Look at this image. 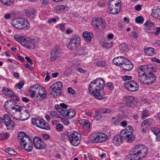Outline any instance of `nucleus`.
<instances>
[{
    "label": "nucleus",
    "mask_w": 160,
    "mask_h": 160,
    "mask_svg": "<svg viewBox=\"0 0 160 160\" xmlns=\"http://www.w3.org/2000/svg\"><path fill=\"white\" fill-rule=\"evenodd\" d=\"M108 3V6H113L114 5L115 7L121 8L120 0H109Z\"/></svg>",
    "instance_id": "7c9ffc66"
},
{
    "label": "nucleus",
    "mask_w": 160,
    "mask_h": 160,
    "mask_svg": "<svg viewBox=\"0 0 160 160\" xmlns=\"http://www.w3.org/2000/svg\"><path fill=\"white\" fill-rule=\"evenodd\" d=\"M133 129L131 126L129 125L124 130H121L120 134L122 135H125L126 134H133Z\"/></svg>",
    "instance_id": "4be33fe9"
},
{
    "label": "nucleus",
    "mask_w": 160,
    "mask_h": 160,
    "mask_svg": "<svg viewBox=\"0 0 160 160\" xmlns=\"http://www.w3.org/2000/svg\"><path fill=\"white\" fill-rule=\"evenodd\" d=\"M18 138L22 146L26 144L31 140L30 137L23 132H19L18 135Z\"/></svg>",
    "instance_id": "9b49d317"
},
{
    "label": "nucleus",
    "mask_w": 160,
    "mask_h": 160,
    "mask_svg": "<svg viewBox=\"0 0 160 160\" xmlns=\"http://www.w3.org/2000/svg\"><path fill=\"white\" fill-rule=\"evenodd\" d=\"M63 129V126L61 124L59 123L56 127V129L58 131H61Z\"/></svg>",
    "instance_id": "680f3d73"
},
{
    "label": "nucleus",
    "mask_w": 160,
    "mask_h": 160,
    "mask_svg": "<svg viewBox=\"0 0 160 160\" xmlns=\"http://www.w3.org/2000/svg\"><path fill=\"white\" fill-rule=\"evenodd\" d=\"M11 101L8 100L5 102L4 106L5 109L9 112L13 118L17 120L20 119L22 121L29 118L30 114L28 110L26 109H23L22 107L18 105L11 106Z\"/></svg>",
    "instance_id": "f257e3e1"
},
{
    "label": "nucleus",
    "mask_w": 160,
    "mask_h": 160,
    "mask_svg": "<svg viewBox=\"0 0 160 160\" xmlns=\"http://www.w3.org/2000/svg\"><path fill=\"white\" fill-rule=\"evenodd\" d=\"M12 24L13 27L19 29H23L28 27L30 24L27 20L21 18L13 19Z\"/></svg>",
    "instance_id": "423d86ee"
},
{
    "label": "nucleus",
    "mask_w": 160,
    "mask_h": 160,
    "mask_svg": "<svg viewBox=\"0 0 160 160\" xmlns=\"http://www.w3.org/2000/svg\"><path fill=\"white\" fill-rule=\"evenodd\" d=\"M58 27L61 31H62L65 29V24L64 23L59 24L58 25Z\"/></svg>",
    "instance_id": "69168bd1"
},
{
    "label": "nucleus",
    "mask_w": 160,
    "mask_h": 160,
    "mask_svg": "<svg viewBox=\"0 0 160 160\" xmlns=\"http://www.w3.org/2000/svg\"><path fill=\"white\" fill-rule=\"evenodd\" d=\"M149 116V111L147 109L143 110L142 112V116L141 118L144 119Z\"/></svg>",
    "instance_id": "a18cd8bd"
},
{
    "label": "nucleus",
    "mask_w": 160,
    "mask_h": 160,
    "mask_svg": "<svg viewBox=\"0 0 160 160\" xmlns=\"http://www.w3.org/2000/svg\"><path fill=\"white\" fill-rule=\"evenodd\" d=\"M80 43V39L78 35H75L70 39L69 42L67 45L68 48L72 50L76 48Z\"/></svg>",
    "instance_id": "0eeeda50"
},
{
    "label": "nucleus",
    "mask_w": 160,
    "mask_h": 160,
    "mask_svg": "<svg viewBox=\"0 0 160 160\" xmlns=\"http://www.w3.org/2000/svg\"><path fill=\"white\" fill-rule=\"evenodd\" d=\"M106 3V0H99L98 5L100 7L103 8L105 6Z\"/></svg>",
    "instance_id": "8fccbe9b"
},
{
    "label": "nucleus",
    "mask_w": 160,
    "mask_h": 160,
    "mask_svg": "<svg viewBox=\"0 0 160 160\" xmlns=\"http://www.w3.org/2000/svg\"><path fill=\"white\" fill-rule=\"evenodd\" d=\"M99 143H101L105 142L108 138V136L106 134L98 132Z\"/></svg>",
    "instance_id": "c85d7f7f"
},
{
    "label": "nucleus",
    "mask_w": 160,
    "mask_h": 160,
    "mask_svg": "<svg viewBox=\"0 0 160 160\" xmlns=\"http://www.w3.org/2000/svg\"><path fill=\"white\" fill-rule=\"evenodd\" d=\"M81 134L77 132H74L69 136V141L71 144L74 146H78L80 142Z\"/></svg>",
    "instance_id": "1a4fd4ad"
},
{
    "label": "nucleus",
    "mask_w": 160,
    "mask_h": 160,
    "mask_svg": "<svg viewBox=\"0 0 160 160\" xmlns=\"http://www.w3.org/2000/svg\"><path fill=\"white\" fill-rule=\"evenodd\" d=\"M160 33V27H158L156 28V29H154V32L153 34H154L155 36H158Z\"/></svg>",
    "instance_id": "bf43d9fd"
},
{
    "label": "nucleus",
    "mask_w": 160,
    "mask_h": 160,
    "mask_svg": "<svg viewBox=\"0 0 160 160\" xmlns=\"http://www.w3.org/2000/svg\"><path fill=\"white\" fill-rule=\"evenodd\" d=\"M2 3L8 6H9L13 3L14 0H0Z\"/></svg>",
    "instance_id": "79ce46f5"
},
{
    "label": "nucleus",
    "mask_w": 160,
    "mask_h": 160,
    "mask_svg": "<svg viewBox=\"0 0 160 160\" xmlns=\"http://www.w3.org/2000/svg\"><path fill=\"white\" fill-rule=\"evenodd\" d=\"M144 18L142 16H139L135 19V21L137 23L142 24L144 22Z\"/></svg>",
    "instance_id": "09e8293b"
},
{
    "label": "nucleus",
    "mask_w": 160,
    "mask_h": 160,
    "mask_svg": "<svg viewBox=\"0 0 160 160\" xmlns=\"http://www.w3.org/2000/svg\"><path fill=\"white\" fill-rule=\"evenodd\" d=\"M9 89L8 88L4 87L2 90L3 93L5 96L8 95V92H9Z\"/></svg>",
    "instance_id": "4d7b16f0"
},
{
    "label": "nucleus",
    "mask_w": 160,
    "mask_h": 160,
    "mask_svg": "<svg viewBox=\"0 0 160 160\" xmlns=\"http://www.w3.org/2000/svg\"><path fill=\"white\" fill-rule=\"evenodd\" d=\"M147 82L148 83V84L150 83L151 84L155 81L156 77L154 75L151 74L149 76H147Z\"/></svg>",
    "instance_id": "58836bf2"
},
{
    "label": "nucleus",
    "mask_w": 160,
    "mask_h": 160,
    "mask_svg": "<svg viewBox=\"0 0 160 160\" xmlns=\"http://www.w3.org/2000/svg\"><path fill=\"white\" fill-rule=\"evenodd\" d=\"M50 114L53 118H58V117L57 112L54 111H50Z\"/></svg>",
    "instance_id": "13d9d810"
},
{
    "label": "nucleus",
    "mask_w": 160,
    "mask_h": 160,
    "mask_svg": "<svg viewBox=\"0 0 160 160\" xmlns=\"http://www.w3.org/2000/svg\"><path fill=\"white\" fill-rule=\"evenodd\" d=\"M98 133V132H94L89 136V140L91 142L94 143H99Z\"/></svg>",
    "instance_id": "5701e85b"
},
{
    "label": "nucleus",
    "mask_w": 160,
    "mask_h": 160,
    "mask_svg": "<svg viewBox=\"0 0 160 160\" xmlns=\"http://www.w3.org/2000/svg\"><path fill=\"white\" fill-rule=\"evenodd\" d=\"M113 45V42H107L106 41L102 42L101 45L105 48H110L112 47Z\"/></svg>",
    "instance_id": "c9c22d12"
},
{
    "label": "nucleus",
    "mask_w": 160,
    "mask_h": 160,
    "mask_svg": "<svg viewBox=\"0 0 160 160\" xmlns=\"http://www.w3.org/2000/svg\"><path fill=\"white\" fill-rule=\"evenodd\" d=\"M151 131L155 135L160 132V130L158 128L155 127L152 128Z\"/></svg>",
    "instance_id": "5fc2aeb1"
},
{
    "label": "nucleus",
    "mask_w": 160,
    "mask_h": 160,
    "mask_svg": "<svg viewBox=\"0 0 160 160\" xmlns=\"http://www.w3.org/2000/svg\"><path fill=\"white\" fill-rule=\"evenodd\" d=\"M120 50L122 52H127L128 50V47L126 43L121 44L120 46Z\"/></svg>",
    "instance_id": "a19ab883"
},
{
    "label": "nucleus",
    "mask_w": 160,
    "mask_h": 160,
    "mask_svg": "<svg viewBox=\"0 0 160 160\" xmlns=\"http://www.w3.org/2000/svg\"><path fill=\"white\" fill-rule=\"evenodd\" d=\"M83 36L87 42H89L91 40L93 34L91 32L84 31L83 33Z\"/></svg>",
    "instance_id": "bb28decb"
},
{
    "label": "nucleus",
    "mask_w": 160,
    "mask_h": 160,
    "mask_svg": "<svg viewBox=\"0 0 160 160\" xmlns=\"http://www.w3.org/2000/svg\"><path fill=\"white\" fill-rule=\"evenodd\" d=\"M108 8L109 10V13L113 15L117 14L119 13L121 10V8H120V7L114 8V6H108Z\"/></svg>",
    "instance_id": "412c9836"
},
{
    "label": "nucleus",
    "mask_w": 160,
    "mask_h": 160,
    "mask_svg": "<svg viewBox=\"0 0 160 160\" xmlns=\"http://www.w3.org/2000/svg\"><path fill=\"white\" fill-rule=\"evenodd\" d=\"M101 112L102 113L104 114H107L110 113L111 111L110 109L108 108H104L101 110Z\"/></svg>",
    "instance_id": "6e6d98bb"
},
{
    "label": "nucleus",
    "mask_w": 160,
    "mask_h": 160,
    "mask_svg": "<svg viewBox=\"0 0 160 160\" xmlns=\"http://www.w3.org/2000/svg\"><path fill=\"white\" fill-rule=\"evenodd\" d=\"M3 120L8 129L14 127L15 124L14 122L11 120L10 116L8 114H5L4 115Z\"/></svg>",
    "instance_id": "dca6fc26"
},
{
    "label": "nucleus",
    "mask_w": 160,
    "mask_h": 160,
    "mask_svg": "<svg viewBox=\"0 0 160 160\" xmlns=\"http://www.w3.org/2000/svg\"><path fill=\"white\" fill-rule=\"evenodd\" d=\"M121 120V118L119 117H112L111 122L114 125H118Z\"/></svg>",
    "instance_id": "e433bc0d"
},
{
    "label": "nucleus",
    "mask_w": 160,
    "mask_h": 160,
    "mask_svg": "<svg viewBox=\"0 0 160 160\" xmlns=\"http://www.w3.org/2000/svg\"><path fill=\"white\" fill-rule=\"evenodd\" d=\"M147 74L138 75V79L142 83H145V81L147 80Z\"/></svg>",
    "instance_id": "4c0bfd02"
},
{
    "label": "nucleus",
    "mask_w": 160,
    "mask_h": 160,
    "mask_svg": "<svg viewBox=\"0 0 160 160\" xmlns=\"http://www.w3.org/2000/svg\"><path fill=\"white\" fill-rule=\"evenodd\" d=\"M68 110H64L62 108H59L58 111L63 116L67 117V111Z\"/></svg>",
    "instance_id": "3c124183"
},
{
    "label": "nucleus",
    "mask_w": 160,
    "mask_h": 160,
    "mask_svg": "<svg viewBox=\"0 0 160 160\" xmlns=\"http://www.w3.org/2000/svg\"><path fill=\"white\" fill-rule=\"evenodd\" d=\"M126 58L123 56L118 57L113 59V62L116 65L122 67L123 63Z\"/></svg>",
    "instance_id": "6ab92c4d"
},
{
    "label": "nucleus",
    "mask_w": 160,
    "mask_h": 160,
    "mask_svg": "<svg viewBox=\"0 0 160 160\" xmlns=\"http://www.w3.org/2000/svg\"><path fill=\"white\" fill-rule=\"evenodd\" d=\"M23 148L28 152H30L32 150L33 145L32 141L30 140L28 143L23 146Z\"/></svg>",
    "instance_id": "c756f323"
},
{
    "label": "nucleus",
    "mask_w": 160,
    "mask_h": 160,
    "mask_svg": "<svg viewBox=\"0 0 160 160\" xmlns=\"http://www.w3.org/2000/svg\"><path fill=\"white\" fill-rule=\"evenodd\" d=\"M151 120L149 119H148L143 121L141 124V127H144L145 126L146 128H147L146 126H149L150 124Z\"/></svg>",
    "instance_id": "37998d69"
},
{
    "label": "nucleus",
    "mask_w": 160,
    "mask_h": 160,
    "mask_svg": "<svg viewBox=\"0 0 160 160\" xmlns=\"http://www.w3.org/2000/svg\"><path fill=\"white\" fill-rule=\"evenodd\" d=\"M5 150L7 152L11 155H15L17 153L16 151L10 148H6Z\"/></svg>",
    "instance_id": "c03bdc74"
},
{
    "label": "nucleus",
    "mask_w": 160,
    "mask_h": 160,
    "mask_svg": "<svg viewBox=\"0 0 160 160\" xmlns=\"http://www.w3.org/2000/svg\"><path fill=\"white\" fill-rule=\"evenodd\" d=\"M8 94V95H7V96L9 98H12L13 97L15 93L11 90L9 89Z\"/></svg>",
    "instance_id": "338daca9"
},
{
    "label": "nucleus",
    "mask_w": 160,
    "mask_h": 160,
    "mask_svg": "<svg viewBox=\"0 0 160 160\" xmlns=\"http://www.w3.org/2000/svg\"><path fill=\"white\" fill-rule=\"evenodd\" d=\"M147 66L142 65L139 67L138 69V75L142 74H147L146 69Z\"/></svg>",
    "instance_id": "2f4dec72"
},
{
    "label": "nucleus",
    "mask_w": 160,
    "mask_h": 160,
    "mask_svg": "<svg viewBox=\"0 0 160 160\" xmlns=\"http://www.w3.org/2000/svg\"><path fill=\"white\" fill-rule=\"evenodd\" d=\"M66 8V6L61 5H57L55 7V9L57 11H63Z\"/></svg>",
    "instance_id": "603ef678"
},
{
    "label": "nucleus",
    "mask_w": 160,
    "mask_h": 160,
    "mask_svg": "<svg viewBox=\"0 0 160 160\" xmlns=\"http://www.w3.org/2000/svg\"><path fill=\"white\" fill-rule=\"evenodd\" d=\"M68 92L69 93H70L72 94H74L75 93V91L71 87L68 88Z\"/></svg>",
    "instance_id": "774afa93"
},
{
    "label": "nucleus",
    "mask_w": 160,
    "mask_h": 160,
    "mask_svg": "<svg viewBox=\"0 0 160 160\" xmlns=\"http://www.w3.org/2000/svg\"><path fill=\"white\" fill-rule=\"evenodd\" d=\"M124 86L127 89L132 92L138 91L139 86L138 83L134 80L127 82L124 84Z\"/></svg>",
    "instance_id": "9d476101"
},
{
    "label": "nucleus",
    "mask_w": 160,
    "mask_h": 160,
    "mask_svg": "<svg viewBox=\"0 0 160 160\" xmlns=\"http://www.w3.org/2000/svg\"><path fill=\"white\" fill-rule=\"evenodd\" d=\"M14 38L22 46L30 50L34 49L38 43V38L35 36L25 38L23 36L16 35Z\"/></svg>",
    "instance_id": "20e7f679"
},
{
    "label": "nucleus",
    "mask_w": 160,
    "mask_h": 160,
    "mask_svg": "<svg viewBox=\"0 0 160 160\" xmlns=\"http://www.w3.org/2000/svg\"><path fill=\"white\" fill-rule=\"evenodd\" d=\"M43 119H39L38 118H33L32 119V122L33 125L39 128V126L42 123Z\"/></svg>",
    "instance_id": "72a5a7b5"
},
{
    "label": "nucleus",
    "mask_w": 160,
    "mask_h": 160,
    "mask_svg": "<svg viewBox=\"0 0 160 160\" xmlns=\"http://www.w3.org/2000/svg\"><path fill=\"white\" fill-rule=\"evenodd\" d=\"M79 123L82 125L84 128L86 130H89L90 129V123L88 120L85 119H81L79 120Z\"/></svg>",
    "instance_id": "393cba45"
},
{
    "label": "nucleus",
    "mask_w": 160,
    "mask_h": 160,
    "mask_svg": "<svg viewBox=\"0 0 160 160\" xmlns=\"http://www.w3.org/2000/svg\"><path fill=\"white\" fill-rule=\"evenodd\" d=\"M104 81L101 78L92 81L88 85L89 93L92 95L95 98L98 100H102L105 98L104 91L102 89L104 88Z\"/></svg>",
    "instance_id": "f03ea898"
},
{
    "label": "nucleus",
    "mask_w": 160,
    "mask_h": 160,
    "mask_svg": "<svg viewBox=\"0 0 160 160\" xmlns=\"http://www.w3.org/2000/svg\"><path fill=\"white\" fill-rule=\"evenodd\" d=\"M67 117H68L69 118H73L76 115L75 111L72 109H69L67 111Z\"/></svg>",
    "instance_id": "ea45409f"
},
{
    "label": "nucleus",
    "mask_w": 160,
    "mask_h": 160,
    "mask_svg": "<svg viewBox=\"0 0 160 160\" xmlns=\"http://www.w3.org/2000/svg\"><path fill=\"white\" fill-rule=\"evenodd\" d=\"M151 15L154 18L160 19V8L153 9L151 13Z\"/></svg>",
    "instance_id": "cd10ccee"
},
{
    "label": "nucleus",
    "mask_w": 160,
    "mask_h": 160,
    "mask_svg": "<svg viewBox=\"0 0 160 160\" xmlns=\"http://www.w3.org/2000/svg\"><path fill=\"white\" fill-rule=\"evenodd\" d=\"M61 50L58 46H56L52 50L50 55V59L52 62L60 59L62 57Z\"/></svg>",
    "instance_id": "6e6552de"
},
{
    "label": "nucleus",
    "mask_w": 160,
    "mask_h": 160,
    "mask_svg": "<svg viewBox=\"0 0 160 160\" xmlns=\"http://www.w3.org/2000/svg\"><path fill=\"white\" fill-rule=\"evenodd\" d=\"M132 78L131 76L125 75L122 77V79L123 81H126L127 80H131Z\"/></svg>",
    "instance_id": "0e129e2a"
},
{
    "label": "nucleus",
    "mask_w": 160,
    "mask_h": 160,
    "mask_svg": "<svg viewBox=\"0 0 160 160\" xmlns=\"http://www.w3.org/2000/svg\"><path fill=\"white\" fill-rule=\"evenodd\" d=\"M148 152L147 148L142 144L134 146L131 150V153L126 158V160H140L144 158Z\"/></svg>",
    "instance_id": "7ed1b4c3"
},
{
    "label": "nucleus",
    "mask_w": 160,
    "mask_h": 160,
    "mask_svg": "<svg viewBox=\"0 0 160 160\" xmlns=\"http://www.w3.org/2000/svg\"><path fill=\"white\" fill-rule=\"evenodd\" d=\"M133 67V66L132 62L126 58L123 63L122 68L124 70L129 71L131 70Z\"/></svg>",
    "instance_id": "a211bd4d"
},
{
    "label": "nucleus",
    "mask_w": 160,
    "mask_h": 160,
    "mask_svg": "<svg viewBox=\"0 0 160 160\" xmlns=\"http://www.w3.org/2000/svg\"><path fill=\"white\" fill-rule=\"evenodd\" d=\"M97 65L98 67H105L107 65V63L104 61H99L97 62Z\"/></svg>",
    "instance_id": "de8ad7c7"
},
{
    "label": "nucleus",
    "mask_w": 160,
    "mask_h": 160,
    "mask_svg": "<svg viewBox=\"0 0 160 160\" xmlns=\"http://www.w3.org/2000/svg\"><path fill=\"white\" fill-rule=\"evenodd\" d=\"M125 101L126 106L129 107L133 108L136 105L134 97L131 96H126Z\"/></svg>",
    "instance_id": "f3484780"
},
{
    "label": "nucleus",
    "mask_w": 160,
    "mask_h": 160,
    "mask_svg": "<svg viewBox=\"0 0 160 160\" xmlns=\"http://www.w3.org/2000/svg\"><path fill=\"white\" fill-rule=\"evenodd\" d=\"M44 90V88L38 84H35L31 86L29 89V92L31 98H33L37 92Z\"/></svg>",
    "instance_id": "4468645a"
},
{
    "label": "nucleus",
    "mask_w": 160,
    "mask_h": 160,
    "mask_svg": "<svg viewBox=\"0 0 160 160\" xmlns=\"http://www.w3.org/2000/svg\"><path fill=\"white\" fill-rule=\"evenodd\" d=\"M24 84V82L23 81H21L20 82L17 83L15 85V87L18 89H20L22 88Z\"/></svg>",
    "instance_id": "864d4df0"
},
{
    "label": "nucleus",
    "mask_w": 160,
    "mask_h": 160,
    "mask_svg": "<svg viewBox=\"0 0 160 160\" xmlns=\"http://www.w3.org/2000/svg\"><path fill=\"white\" fill-rule=\"evenodd\" d=\"M43 93H41L40 91H38L37 94V97L38 98H39L40 100H42L44 99L46 96L47 93L44 92L45 90L44 88V90H42Z\"/></svg>",
    "instance_id": "f704fd0d"
},
{
    "label": "nucleus",
    "mask_w": 160,
    "mask_h": 160,
    "mask_svg": "<svg viewBox=\"0 0 160 160\" xmlns=\"http://www.w3.org/2000/svg\"><path fill=\"white\" fill-rule=\"evenodd\" d=\"M92 24L94 29L96 31H98L105 29L106 23L105 21L102 18L95 17L92 20Z\"/></svg>",
    "instance_id": "39448f33"
},
{
    "label": "nucleus",
    "mask_w": 160,
    "mask_h": 160,
    "mask_svg": "<svg viewBox=\"0 0 160 160\" xmlns=\"http://www.w3.org/2000/svg\"><path fill=\"white\" fill-rule=\"evenodd\" d=\"M144 30L147 33L150 35H152L155 29L154 23L150 21L146 22L144 24Z\"/></svg>",
    "instance_id": "f8f14e48"
},
{
    "label": "nucleus",
    "mask_w": 160,
    "mask_h": 160,
    "mask_svg": "<svg viewBox=\"0 0 160 160\" xmlns=\"http://www.w3.org/2000/svg\"><path fill=\"white\" fill-rule=\"evenodd\" d=\"M144 51L146 55L152 56L155 54L156 50L153 48L148 47L144 49Z\"/></svg>",
    "instance_id": "b1692460"
},
{
    "label": "nucleus",
    "mask_w": 160,
    "mask_h": 160,
    "mask_svg": "<svg viewBox=\"0 0 160 160\" xmlns=\"http://www.w3.org/2000/svg\"><path fill=\"white\" fill-rule=\"evenodd\" d=\"M102 116L101 115V113H98L96 114L95 116V119L97 121H98L102 118Z\"/></svg>",
    "instance_id": "e2e57ef3"
},
{
    "label": "nucleus",
    "mask_w": 160,
    "mask_h": 160,
    "mask_svg": "<svg viewBox=\"0 0 160 160\" xmlns=\"http://www.w3.org/2000/svg\"><path fill=\"white\" fill-rule=\"evenodd\" d=\"M121 135H115L113 138V142L117 146L120 145L122 142L123 137Z\"/></svg>",
    "instance_id": "aec40b11"
},
{
    "label": "nucleus",
    "mask_w": 160,
    "mask_h": 160,
    "mask_svg": "<svg viewBox=\"0 0 160 160\" xmlns=\"http://www.w3.org/2000/svg\"><path fill=\"white\" fill-rule=\"evenodd\" d=\"M107 87L111 91L113 90L114 89L113 85L112 82H109L107 83Z\"/></svg>",
    "instance_id": "052dcab7"
},
{
    "label": "nucleus",
    "mask_w": 160,
    "mask_h": 160,
    "mask_svg": "<svg viewBox=\"0 0 160 160\" xmlns=\"http://www.w3.org/2000/svg\"><path fill=\"white\" fill-rule=\"evenodd\" d=\"M9 137V134L7 133L0 134V140L3 141L7 139Z\"/></svg>",
    "instance_id": "49530a36"
},
{
    "label": "nucleus",
    "mask_w": 160,
    "mask_h": 160,
    "mask_svg": "<svg viewBox=\"0 0 160 160\" xmlns=\"http://www.w3.org/2000/svg\"><path fill=\"white\" fill-rule=\"evenodd\" d=\"M33 143L34 146L37 149H42L45 148L46 146L44 141L38 137H34Z\"/></svg>",
    "instance_id": "2eb2a0df"
},
{
    "label": "nucleus",
    "mask_w": 160,
    "mask_h": 160,
    "mask_svg": "<svg viewBox=\"0 0 160 160\" xmlns=\"http://www.w3.org/2000/svg\"><path fill=\"white\" fill-rule=\"evenodd\" d=\"M39 128L47 130H49L50 129L49 124L46 122L43 119L42 123L39 126Z\"/></svg>",
    "instance_id": "473e14b6"
},
{
    "label": "nucleus",
    "mask_w": 160,
    "mask_h": 160,
    "mask_svg": "<svg viewBox=\"0 0 160 160\" xmlns=\"http://www.w3.org/2000/svg\"><path fill=\"white\" fill-rule=\"evenodd\" d=\"M122 136L123 137V139L128 143H131L135 140V137L133 134H126Z\"/></svg>",
    "instance_id": "a878e982"
},
{
    "label": "nucleus",
    "mask_w": 160,
    "mask_h": 160,
    "mask_svg": "<svg viewBox=\"0 0 160 160\" xmlns=\"http://www.w3.org/2000/svg\"><path fill=\"white\" fill-rule=\"evenodd\" d=\"M62 87V82H58L51 86L50 87V88L52 89V91L55 93L57 96H59L61 93V89Z\"/></svg>",
    "instance_id": "ddd939ff"
}]
</instances>
